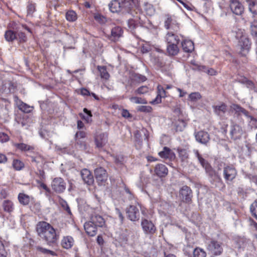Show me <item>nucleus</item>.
Returning a JSON list of instances; mask_svg holds the SVG:
<instances>
[{
	"instance_id": "1",
	"label": "nucleus",
	"mask_w": 257,
	"mask_h": 257,
	"mask_svg": "<svg viewBox=\"0 0 257 257\" xmlns=\"http://www.w3.org/2000/svg\"><path fill=\"white\" fill-rule=\"evenodd\" d=\"M38 235L44 239L48 244L55 242L58 238L55 229L49 223L40 222L37 226Z\"/></svg>"
},
{
	"instance_id": "2",
	"label": "nucleus",
	"mask_w": 257,
	"mask_h": 257,
	"mask_svg": "<svg viewBox=\"0 0 257 257\" xmlns=\"http://www.w3.org/2000/svg\"><path fill=\"white\" fill-rule=\"evenodd\" d=\"M140 209H141V206L137 202H135L134 204L130 205L126 209L127 218L132 221L139 220L140 216Z\"/></svg>"
},
{
	"instance_id": "3",
	"label": "nucleus",
	"mask_w": 257,
	"mask_h": 257,
	"mask_svg": "<svg viewBox=\"0 0 257 257\" xmlns=\"http://www.w3.org/2000/svg\"><path fill=\"white\" fill-rule=\"evenodd\" d=\"M165 28L175 33H178L180 30L179 24L177 20L170 16H167L164 23Z\"/></svg>"
},
{
	"instance_id": "4",
	"label": "nucleus",
	"mask_w": 257,
	"mask_h": 257,
	"mask_svg": "<svg viewBox=\"0 0 257 257\" xmlns=\"http://www.w3.org/2000/svg\"><path fill=\"white\" fill-rule=\"evenodd\" d=\"M66 182L63 178L56 177L52 180L51 187L55 192L61 193L66 189Z\"/></svg>"
},
{
	"instance_id": "5",
	"label": "nucleus",
	"mask_w": 257,
	"mask_h": 257,
	"mask_svg": "<svg viewBox=\"0 0 257 257\" xmlns=\"http://www.w3.org/2000/svg\"><path fill=\"white\" fill-rule=\"evenodd\" d=\"M207 249L215 255H220L223 251L221 243L215 240H211L208 242Z\"/></svg>"
},
{
	"instance_id": "6",
	"label": "nucleus",
	"mask_w": 257,
	"mask_h": 257,
	"mask_svg": "<svg viewBox=\"0 0 257 257\" xmlns=\"http://www.w3.org/2000/svg\"><path fill=\"white\" fill-rule=\"evenodd\" d=\"M141 226L146 234H153L156 231V228L152 221L146 218H142Z\"/></svg>"
},
{
	"instance_id": "7",
	"label": "nucleus",
	"mask_w": 257,
	"mask_h": 257,
	"mask_svg": "<svg viewBox=\"0 0 257 257\" xmlns=\"http://www.w3.org/2000/svg\"><path fill=\"white\" fill-rule=\"evenodd\" d=\"M237 175L235 168L230 165L226 166L223 168V176L226 181H231Z\"/></svg>"
},
{
	"instance_id": "8",
	"label": "nucleus",
	"mask_w": 257,
	"mask_h": 257,
	"mask_svg": "<svg viewBox=\"0 0 257 257\" xmlns=\"http://www.w3.org/2000/svg\"><path fill=\"white\" fill-rule=\"evenodd\" d=\"M94 173L95 178L99 185H102L107 180L108 175L104 168L102 167L96 168Z\"/></svg>"
},
{
	"instance_id": "9",
	"label": "nucleus",
	"mask_w": 257,
	"mask_h": 257,
	"mask_svg": "<svg viewBox=\"0 0 257 257\" xmlns=\"http://www.w3.org/2000/svg\"><path fill=\"white\" fill-rule=\"evenodd\" d=\"M229 2L230 8L233 14L240 16L243 13V6L238 0H229Z\"/></svg>"
},
{
	"instance_id": "10",
	"label": "nucleus",
	"mask_w": 257,
	"mask_h": 257,
	"mask_svg": "<svg viewBox=\"0 0 257 257\" xmlns=\"http://www.w3.org/2000/svg\"><path fill=\"white\" fill-rule=\"evenodd\" d=\"M133 6V1L131 0H118L120 14L128 13Z\"/></svg>"
},
{
	"instance_id": "11",
	"label": "nucleus",
	"mask_w": 257,
	"mask_h": 257,
	"mask_svg": "<svg viewBox=\"0 0 257 257\" xmlns=\"http://www.w3.org/2000/svg\"><path fill=\"white\" fill-rule=\"evenodd\" d=\"M238 46L240 48V53L242 56H245L249 51L250 47V42L249 39L246 37L238 41Z\"/></svg>"
},
{
	"instance_id": "12",
	"label": "nucleus",
	"mask_w": 257,
	"mask_h": 257,
	"mask_svg": "<svg viewBox=\"0 0 257 257\" xmlns=\"http://www.w3.org/2000/svg\"><path fill=\"white\" fill-rule=\"evenodd\" d=\"M230 134L232 139H239L243 134V130L240 125L233 123L231 125Z\"/></svg>"
},
{
	"instance_id": "13",
	"label": "nucleus",
	"mask_w": 257,
	"mask_h": 257,
	"mask_svg": "<svg viewBox=\"0 0 257 257\" xmlns=\"http://www.w3.org/2000/svg\"><path fill=\"white\" fill-rule=\"evenodd\" d=\"M180 196L184 201L189 202L192 196V191L189 187L184 186L180 190Z\"/></svg>"
},
{
	"instance_id": "14",
	"label": "nucleus",
	"mask_w": 257,
	"mask_h": 257,
	"mask_svg": "<svg viewBox=\"0 0 257 257\" xmlns=\"http://www.w3.org/2000/svg\"><path fill=\"white\" fill-rule=\"evenodd\" d=\"M23 30H27L29 33H31V30L25 25H20L16 28L17 35L18 37L20 42H25L27 41V38L23 32Z\"/></svg>"
},
{
	"instance_id": "15",
	"label": "nucleus",
	"mask_w": 257,
	"mask_h": 257,
	"mask_svg": "<svg viewBox=\"0 0 257 257\" xmlns=\"http://www.w3.org/2000/svg\"><path fill=\"white\" fill-rule=\"evenodd\" d=\"M81 176L84 182L88 185L93 184L94 179L92 174L89 170L87 169H83L80 172Z\"/></svg>"
},
{
	"instance_id": "16",
	"label": "nucleus",
	"mask_w": 257,
	"mask_h": 257,
	"mask_svg": "<svg viewBox=\"0 0 257 257\" xmlns=\"http://www.w3.org/2000/svg\"><path fill=\"white\" fill-rule=\"evenodd\" d=\"M14 98L16 104L20 110L25 113H29L32 111V107L23 102L17 96H14Z\"/></svg>"
},
{
	"instance_id": "17",
	"label": "nucleus",
	"mask_w": 257,
	"mask_h": 257,
	"mask_svg": "<svg viewBox=\"0 0 257 257\" xmlns=\"http://www.w3.org/2000/svg\"><path fill=\"white\" fill-rule=\"evenodd\" d=\"M107 142V135L106 133H101L95 137V143L97 148H102Z\"/></svg>"
},
{
	"instance_id": "18",
	"label": "nucleus",
	"mask_w": 257,
	"mask_h": 257,
	"mask_svg": "<svg viewBox=\"0 0 257 257\" xmlns=\"http://www.w3.org/2000/svg\"><path fill=\"white\" fill-rule=\"evenodd\" d=\"M97 227L90 221L85 222L84 224V228L86 233L91 236H94L97 234Z\"/></svg>"
},
{
	"instance_id": "19",
	"label": "nucleus",
	"mask_w": 257,
	"mask_h": 257,
	"mask_svg": "<svg viewBox=\"0 0 257 257\" xmlns=\"http://www.w3.org/2000/svg\"><path fill=\"white\" fill-rule=\"evenodd\" d=\"M177 33L172 31H169L166 35L165 40L167 44H179L180 39L177 35Z\"/></svg>"
},
{
	"instance_id": "20",
	"label": "nucleus",
	"mask_w": 257,
	"mask_h": 257,
	"mask_svg": "<svg viewBox=\"0 0 257 257\" xmlns=\"http://www.w3.org/2000/svg\"><path fill=\"white\" fill-rule=\"evenodd\" d=\"M195 137L196 141L202 144L206 145L210 140L209 135L208 133L202 131L196 133Z\"/></svg>"
},
{
	"instance_id": "21",
	"label": "nucleus",
	"mask_w": 257,
	"mask_h": 257,
	"mask_svg": "<svg viewBox=\"0 0 257 257\" xmlns=\"http://www.w3.org/2000/svg\"><path fill=\"white\" fill-rule=\"evenodd\" d=\"M166 92L163 86L159 85L157 87V96L154 100L151 102V103L155 104L161 103L162 101V98L166 97Z\"/></svg>"
},
{
	"instance_id": "22",
	"label": "nucleus",
	"mask_w": 257,
	"mask_h": 257,
	"mask_svg": "<svg viewBox=\"0 0 257 257\" xmlns=\"http://www.w3.org/2000/svg\"><path fill=\"white\" fill-rule=\"evenodd\" d=\"M155 172L158 176L163 177L168 174V170L165 165L159 164L155 166Z\"/></svg>"
},
{
	"instance_id": "23",
	"label": "nucleus",
	"mask_w": 257,
	"mask_h": 257,
	"mask_svg": "<svg viewBox=\"0 0 257 257\" xmlns=\"http://www.w3.org/2000/svg\"><path fill=\"white\" fill-rule=\"evenodd\" d=\"M212 107L214 113L220 117L223 116L227 110V105L224 103L220 105H213Z\"/></svg>"
},
{
	"instance_id": "24",
	"label": "nucleus",
	"mask_w": 257,
	"mask_h": 257,
	"mask_svg": "<svg viewBox=\"0 0 257 257\" xmlns=\"http://www.w3.org/2000/svg\"><path fill=\"white\" fill-rule=\"evenodd\" d=\"M122 33L121 27L117 26L113 28L111 31V40L113 41L117 40L122 36Z\"/></svg>"
},
{
	"instance_id": "25",
	"label": "nucleus",
	"mask_w": 257,
	"mask_h": 257,
	"mask_svg": "<svg viewBox=\"0 0 257 257\" xmlns=\"http://www.w3.org/2000/svg\"><path fill=\"white\" fill-rule=\"evenodd\" d=\"M159 156L164 159L172 160L175 158V154L169 148L165 147L163 150L159 153Z\"/></svg>"
},
{
	"instance_id": "26",
	"label": "nucleus",
	"mask_w": 257,
	"mask_h": 257,
	"mask_svg": "<svg viewBox=\"0 0 257 257\" xmlns=\"http://www.w3.org/2000/svg\"><path fill=\"white\" fill-rule=\"evenodd\" d=\"M90 221L98 227H102L105 224V221L103 218L99 215H92Z\"/></svg>"
},
{
	"instance_id": "27",
	"label": "nucleus",
	"mask_w": 257,
	"mask_h": 257,
	"mask_svg": "<svg viewBox=\"0 0 257 257\" xmlns=\"http://www.w3.org/2000/svg\"><path fill=\"white\" fill-rule=\"evenodd\" d=\"M74 239L70 236H64L61 241L62 246L66 249L70 248L73 245Z\"/></svg>"
},
{
	"instance_id": "28",
	"label": "nucleus",
	"mask_w": 257,
	"mask_h": 257,
	"mask_svg": "<svg viewBox=\"0 0 257 257\" xmlns=\"http://www.w3.org/2000/svg\"><path fill=\"white\" fill-rule=\"evenodd\" d=\"M182 47L185 52L190 53L194 50V46L193 42L191 40H185L182 42Z\"/></svg>"
},
{
	"instance_id": "29",
	"label": "nucleus",
	"mask_w": 257,
	"mask_h": 257,
	"mask_svg": "<svg viewBox=\"0 0 257 257\" xmlns=\"http://www.w3.org/2000/svg\"><path fill=\"white\" fill-rule=\"evenodd\" d=\"M178 45L175 44H167V52L169 55L175 56L178 54L179 51Z\"/></svg>"
},
{
	"instance_id": "30",
	"label": "nucleus",
	"mask_w": 257,
	"mask_h": 257,
	"mask_svg": "<svg viewBox=\"0 0 257 257\" xmlns=\"http://www.w3.org/2000/svg\"><path fill=\"white\" fill-rule=\"evenodd\" d=\"M97 70L99 72L101 79L107 80L110 77V75L107 70L106 67L105 66H98Z\"/></svg>"
},
{
	"instance_id": "31",
	"label": "nucleus",
	"mask_w": 257,
	"mask_h": 257,
	"mask_svg": "<svg viewBox=\"0 0 257 257\" xmlns=\"http://www.w3.org/2000/svg\"><path fill=\"white\" fill-rule=\"evenodd\" d=\"M108 7L111 12L120 14V11L118 7V0H112L108 4Z\"/></svg>"
},
{
	"instance_id": "32",
	"label": "nucleus",
	"mask_w": 257,
	"mask_h": 257,
	"mask_svg": "<svg viewBox=\"0 0 257 257\" xmlns=\"http://www.w3.org/2000/svg\"><path fill=\"white\" fill-rule=\"evenodd\" d=\"M187 120L179 118L175 124V129L177 132H182L187 125Z\"/></svg>"
},
{
	"instance_id": "33",
	"label": "nucleus",
	"mask_w": 257,
	"mask_h": 257,
	"mask_svg": "<svg viewBox=\"0 0 257 257\" xmlns=\"http://www.w3.org/2000/svg\"><path fill=\"white\" fill-rule=\"evenodd\" d=\"M198 160L202 167L205 169L206 171L209 172L210 175L213 176L215 174L214 172L212 170L211 167L205 159L201 157Z\"/></svg>"
},
{
	"instance_id": "34",
	"label": "nucleus",
	"mask_w": 257,
	"mask_h": 257,
	"mask_svg": "<svg viewBox=\"0 0 257 257\" xmlns=\"http://www.w3.org/2000/svg\"><path fill=\"white\" fill-rule=\"evenodd\" d=\"M18 198L20 203L25 206L28 205L30 201V197L22 193L19 194Z\"/></svg>"
},
{
	"instance_id": "35",
	"label": "nucleus",
	"mask_w": 257,
	"mask_h": 257,
	"mask_svg": "<svg viewBox=\"0 0 257 257\" xmlns=\"http://www.w3.org/2000/svg\"><path fill=\"white\" fill-rule=\"evenodd\" d=\"M4 210L9 213H11L14 210V205L13 203L9 200H5L3 203Z\"/></svg>"
},
{
	"instance_id": "36",
	"label": "nucleus",
	"mask_w": 257,
	"mask_h": 257,
	"mask_svg": "<svg viewBox=\"0 0 257 257\" xmlns=\"http://www.w3.org/2000/svg\"><path fill=\"white\" fill-rule=\"evenodd\" d=\"M232 33L234 34L235 38L238 39V41L242 39L243 37L246 36L245 35L244 31L241 29L235 28L232 30Z\"/></svg>"
},
{
	"instance_id": "37",
	"label": "nucleus",
	"mask_w": 257,
	"mask_h": 257,
	"mask_svg": "<svg viewBox=\"0 0 257 257\" xmlns=\"http://www.w3.org/2000/svg\"><path fill=\"white\" fill-rule=\"evenodd\" d=\"M179 158L182 162L186 161L188 158V153L186 149L178 148L177 149Z\"/></svg>"
},
{
	"instance_id": "38",
	"label": "nucleus",
	"mask_w": 257,
	"mask_h": 257,
	"mask_svg": "<svg viewBox=\"0 0 257 257\" xmlns=\"http://www.w3.org/2000/svg\"><path fill=\"white\" fill-rule=\"evenodd\" d=\"M15 146L19 150L22 151H28L34 150V147L24 143H17L15 144Z\"/></svg>"
},
{
	"instance_id": "39",
	"label": "nucleus",
	"mask_w": 257,
	"mask_h": 257,
	"mask_svg": "<svg viewBox=\"0 0 257 257\" xmlns=\"http://www.w3.org/2000/svg\"><path fill=\"white\" fill-rule=\"evenodd\" d=\"M249 10L253 14H257V2L253 0L247 1Z\"/></svg>"
},
{
	"instance_id": "40",
	"label": "nucleus",
	"mask_w": 257,
	"mask_h": 257,
	"mask_svg": "<svg viewBox=\"0 0 257 257\" xmlns=\"http://www.w3.org/2000/svg\"><path fill=\"white\" fill-rule=\"evenodd\" d=\"M66 19L69 22H74L77 19V14L74 11H68L66 13Z\"/></svg>"
},
{
	"instance_id": "41",
	"label": "nucleus",
	"mask_w": 257,
	"mask_h": 257,
	"mask_svg": "<svg viewBox=\"0 0 257 257\" xmlns=\"http://www.w3.org/2000/svg\"><path fill=\"white\" fill-rule=\"evenodd\" d=\"M5 38L7 41L12 42L17 38V35L13 31L8 30L5 32Z\"/></svg>"
},
{
	"instance_id": "42",
	"label": "nucleus",
	"mask_w": 257,
	"mask_h": 257,
	"mask_svg": "<svg viewBox=\"0 0 257 257\" xmlns=\"http://www.w3.org/2000/svg\"><path fill=\"white\" fill-rule=\"evenodd\" d=\"M12 165L14 169L17 171H20L22 170L25 166L24 163L18 159L14 160Z\"/></svg>"
},
{
	"instance_id": "43",
	"label": "nucleus",
	"mask_w": 257,
	"mask_h": 257,
	"mask_svg": "<svg viewBox=\"0 0 257 257\" xmlns=\"http://www.w3.org/2000/svg\"><path fill=\"white\" fill-rule=\"evenodd\" d=\"M144 11L146 14L149 16H152L155 14V9L153 8V6L149 4H146L144 6Z\"/></svg>"
},
{
	"instance_id": "44",
	"label": "nucleus",
	"mask_w": 257,
	"mask_h": 257,
	"mask_svg": "<svg viewBox=\"0 0 257 257\" xmlns=\"http://www.w3.org/2000/svg\"><path fill=\"white\" fill-rule=\"evenodd\" d=\"M206 253L205 251L202 248L196 247L193 251L194 257H206Z\"/></svg>"
},
{
	"instance_id": "45",
	"label": "nucleus",
	"mask_w": 257,
	"mask_h": 257,
	"mask_svg": "<svg viewBox=\"0 0 257 257\" xmlns=\"http://www.w3.org/2000/svg\"><path fill=\"white\" fill-rule=\"evenodd\" d=\"M130 100L136 104H146L148 103V101L145 98L142 97H139L137 96H134L130 98Z\"/></svg>"
},
{
	"instance_id": "46",
	"label": "nucleus",
	"mask_w": 257,
	"mask_h": 257,
	"mask_svg": "<svg viewBox=\"0 0 257 257\" xmlns=\"http://www.w3.org/2000/svg\"><path fill=\"white\" fill-rule=\"evenodd\" d=\"M201 98V95L199 92H192L189 95V100L192 102H196Z\"/></svg>"
},
{
	"instance_id": "47",
	"label": "nucleus",
	"mask_w": 257,
	"mask_h": 257,
	"mask_svg": "<svg viewBox=\"0 0 257 257\" xmlns=\"http://www.w3.org/2000/svg\"><path fill=\"white\" fill-rule=\"evenodd\" d=\"M86 136V133L84 131H79L75 134V140L77 144L81 145L80 139H84Z\"/></svg>"
},
{
	"instance_id": "48",
	"label": "nucleus",
	"mask_w": 257,
	"mask_h": 257,
	"mask_svg": "<svg viewBox=\"0 0 257 257\" xmlns=\"http://www.w3.org/2000/svg\"><path fill=\"white\" fill-rule=\"evenodd\" d=\"M83 111L86 113V115L85 116L84 114H80V116L82 118L85 119L87 122H89L91 121V117L92 116L91 112L86 108H84Z\"/></svg>"
},
{
	"instance_id": "49",
	"label": "nucleus",
	"mask_w": 257,
	"mask_h": 257,
	"mask_svg": "<svg viewBox=\"0 0 257 257\" xmlns=\"http://www.w3.org/2000/svg\"><path fill=\"white\" fill-rule=\"evenodd\" d=\"M250 212L252 215L257 219V201H254L250 207Z\"/></svg>"
},
{
	"instance_id": "50",
	"label": "nucleus",
	"mask_w": 257,
	"mask_h": 257,
	"mask_svg": "<svg viewBox=\"0 0 257 257\" xmlns=\"http://www.w3.org/2000/svg\"><path fill=\"white\" fill-rule=\"evenodd\" d=\"M36 249L37 250L41 251V252H42L44 254H50L53 256L56 255V253L54 251H52L49 249H47L43 248L39 246H37Z\"/></svg>"
},
{
	"instance_id": "51",
	"label": "nucleus",
	"mask_w": 257,
	"mask_h": 257,
	"mask_svg": "<svg viewBox=\"0 0 257 257\" xmlns=\"http://www.w3.org/2000/svg\"><path fill=\"white\" fill-rule=\"evenodd\" d=\"M148 91L149 88L147 86H142L136 90L135 93L137 94H144L147 93Z\"/></svg>"
},
{
	"instance_id": "52",
	"label": "nucleus",
	"mask_w": 257,
	"mask_h": 257,
	"mask_svg": "<svg viewBox=\"0 0 257 257\" xmlns=\"http://www.w3.org/2000/svg\"><path fill=\"white\" fill-rule=\"evenodd\" d=\"M152 108L150 106H139L137 107V110L143 112H150L152 111Z\"/></svg>"
},
{
	"instance_id": "53",
	"label": "nucleus",
	"mask_w": 257,
	"mask_h": 257,
	"mask_svg": "<svg viewBox=\"0 0 257 257\" xmlns=\"http://www.w3.org/2000/svg\"><path fill=\"white\" fill-rule=\"evenodd\" d=\"M251 34L253 36H257V22L254 21L250 25Z\"/></svg>"
},
{
	"instance_id": "54",
	"label": "nucleus",
	"mask_w": 257,
	"mask_h": 257,
	"mask_svg": "<svg viewBox=\"0 0 257 257\" xmlns=\"http://www.w3.org/2000/svg\"><path fill=\"white\" fill-rule=\"evenodd\" d=\"M231 108L234 111H235L236 113H237L238 115L241 114V110L243 107H241L240 105L236 104H233L231 106Z\"/></svg>"
},
{
	"instance_id": "55",
	"label": "nucleus",
	"mask_w": 257,
	"mask_h": 257,
	"mask_svg": "<svg viewBox=\"0 0 257 257\" xmlns=\"http://www.w3.org/2000/svg\"><path fill=\"white\" fill-rule=\"evenodd\" d=\"M199 69L204 72H207L208 74L213 75L215 74V71L212 68L207 69V68L204 66H201L200 67Z\"/></svg>"
},
{
	"instance_id": "56",
	"label": "nucleus",
	"mask_w": 257,
	"mask_h": 257,
	"mask_svg": "<svg viewBox=\"0 0 257 257\" xmlns=\"http://www.w3.org/2000/svg\"><path fill=\"white\" fill-rule=\"evenodd\" d=\"M0 239L1 238L0 237ZM7 253L5 249L4 245L0 240V257H7Z\"/></svg>"
},
{
	"instance_id": "57",
	"label": "nucleus",
	"mask_w": 257,
	"mask_h": 257,
	"mask_svg": "<svg viewBox=\"0 0 257 257\" xmlns=\"http://www.w3.org/2000/svg\"><path fill=\"white\" fill-rule=\"evenodd\" d=\"M61 206L63 207V208L64 210H65L69 214L71 215L72 213L71 212L70 208L69 207L67 203L65 201H64V200L62 201L61 202Z\"/></svg>"
},
{
	"instance_id": "58",
	"label": "nucleus",
	"mask_w": 257,
	"mask_h": 257,
	"mask_svg": "<svg viewBox=\"0 0 257 257\" xmlns=\"http://www.w3.org/2000/svg\"><path fill=\"white\" fill-rule=\"evenodd\" d=\"M9 140L8 135L4 133H0V142L2 143L7 142Z\"/></svg>"
},
{
	"instance_id": "59",
	"label": "nucleus",
	"mask_w": 257,
	"mask_h": 257,
	"mask_svg": "<svg viewBox=\"0 0 257 257\" xmlns=\"http://www.w3.org/2000/svg\"><path fill=\"white\" fill-rule=\"evenodd\" d=\"M35 11V6L34 4H30L27 7V13L29 15H32V14Z\"/></svg>"
},
{
	"instance_id": "60",
	"label": "nucleus",
	"mask_w": 257,
	"mask_h": 257,
	"mask_svg": "<svg viewBox=\"0 0 257 257\" xmlns=\"http://www.w3.org/2000/svg\"><path fill=\"white\" fill-rule=\"evenodd\" d=\"M237 243L239 248L244 247L246 243V239L244 238H240L237 241Z\"/></svg>"
},
{
	"instance_id": "61",
	"label": "nucleus",
	"mask_w": 257,
	"mask_h": 257,
	"mask_svg": "<svg viewBox=\"0 0 257 257\" xmlns=\"http://www.w3.org/2000/svg\"><path fill=\"white\" fill-rule=\"evenodd\" d=\"M38 184L39 187L45 190L46 191V192H47L48 193L50 192V189L47 187V186L45 184H44L42 182H41L40 181H38Z\"/></svg>"
},
{
	"instance_id": "62",
	"label": "nucleus",
	"mask_w": 257,
	"mask_h": 257,
	"mask_svg": "<svg viewBox=\"0 0 257 257\" xmlns=\"http://www.w3.org/2000/svg\"><path fill=\"white\" fill-rule=\"evenodd\" d=\"M32 210L35 213H37L41 210V206L39 203H36L32 207Z\"/></svg>"
},
{
	"instance_id": "63",
	"label": "nucleus",
	"mask_w": 257,
	"mask_h": 257,
	"mask_svg": "<svg viewBox=\"0 0 257 257\" xmlns=\"http://www.w3.org/2000/svg\"><path fill=\"white\" fill-rule=\"evenodd\" d=\"M121 115L123 117L125 118H128L131 116V115L129 111L127 110L124 109H122L121 112Z\"/></svg>"
},
{
	"instance_id": "64",
	"label": "nucleus",
	"mask_w": 257,
	"mask_h": 257,
	"mask_svg": "<svg viewBox=\"0 0 257 257\" xmlns=\"http://www.w3.org/2000/svg\"><path fill=\"white\" fill-rule=\"evenodd\" d=\"M250 123L252 126L257 128V119L254 118L253 116H250Z\"/></svg>"
}]
</instances>
